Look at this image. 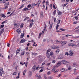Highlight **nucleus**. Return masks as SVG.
I'll return each instance as SVG.
<instances>
[{
	"label": "nucleus",
	"mask_w": 79,
	"mask_h": 79,
	"mask_svg": "<svg viewBox=\"0 0 79 79\" xmlns=\"http://www.w3.org/2000/svg\"><path fill=\"white\" fill-rule=\"evenodd\" d=\"M53 79V77H50L48 78V79Z\"/></svg>",
	"instance_id": "nucleus-47"
},
{
	"label": "nucleus",
	"mask_w": 79,
	"mask_h": 79,
	"mask_svg": "<svg viewBox=\"0 0 79 79\" xmlns=\"http://www.w3.org/2000/svg\"><path fill=\"white\" fill-rule=\"evenodd\" d=\"M51 64V63H49L47 64V66H49V65H50Z\"/></svg>",
	"instance_id": "nucleus-56"
},
{
	"label": "nucleus",
	"mask_w": 79,
	"mask_h": 79,
	"mask_svg": "<svg viewBox=\"0 0 79 79\" xmlns=\"http://www.w3.org/2000/svg\"><path fill=\"white\" fill-rule=\"evenodd\" d=\"M61 64V62H58V63L57 64L56 66L57 67H58L59 66H60Z\"/></svg>",
	"instance_id": "nucleus-15"
},
{
	"label": "nucleus",
	"mask_w": 79,
	"mask_h": 79,
	"mask_svg": "<svg viewBox=\"0 0 79 79\" xmlns=\"http://www.w3.org/2000/svg\"><path fill=\"white\" fill-rule=\"evenodd\" d=\"M59 52H60V50L57 49L55 53H59Z\"/></svg>",
	"instance_id": "nucleus-22"
},
{
	"label": "nucleus",
	"mask_w": 79,
	"mask_h": 79,
	"mask_svg": "<svg viewBox=\"0 0 79 79\" xmlns=\"http://www.w3.org/2000/svg\"><path fill=\"white\" fill-rule=\"evenodd\" d=\"M40 2H41V1L40 0L37 3L38 5H40Z\"/></svg>",
	"instance_id": "nucleus-42"
},
{
	"label": "nucleus",
	"mask_w": 79,
	"mask_h": 79,
	"mask_svg": "<svg viewBox=\"0 0 79 79\" xmlns=\"http://www.w3.org/2000/svg\"><path fill=\"white\" fill-rule=\"evenodd\" d=\"M14 25L15 27H18V26L17 24L15 23Z\"/></svg>",
	"instance_id": "nucleus-21"
},
{
	"label": "nucleus",
	"mask_w": 79,
	"mask_h": 79,
	"mask_svg": "<svg viewBox=\"0 0 79 79\" xmlns=\"http://www.w3.org/2000/svg\"><path fill=\"white\" fill-rule=\"evenodd\" d=\"M69 55L70 56H73L74 55V53H73V51L70 50L69 51Z\"/></svg>",
	"instance_id": "nucleus-6"
},
{
	"label": "nucleus",
	"mask_w": 79,
	"mask_h": 79,
	"mask_svg": "<svg viewBox=\"0 0 79 79\" xmlns=\"http://www.w3.org/2000/svg\"><path fill=\"white\" fill-rule=\"evenodd\" d=\"M46 5H48V1H47L46 2Z\"/></svg>",
	"instance_id": "nucleus-61"
},
{
	"label": "nucleus",
	"mask_w": 79,
	"mask_h": 79,
	"mask_svg": "<svg viewBox=\"0 0 79 79\" xmlns=\"http://www.w3.org/2000/svg\"><path fill=\"white\" fill-rule=\"evenodd\" d=\"M61 76V74H59V75L57 76V77H60V76Z\"/></svg>",
	"instance_id": "nucleus-53"
},
{
	"label": "nucleus",
	"mask_w": 79,
	"mask_h": 79,
	"mask_svg": "<svg viewBox=\"0 0 79 79\" xmlns=\"http://www.w3.org/2000/svg\"><path fill=\"white\" fill-rule=\"evenodd\" d=\"M32 6L33 8H34V6H35V3H33V4L32 5Z\"/></svg>",
	"instance_id": "nucleus-32"
},
{
	"label": "nucleus",
	"mask_w": 79,
	"mask_h": 79,
	"mask_svg": "<svg viewBox=\"0 0 79 79\" xmlns=\"http://www.w3.org/2000/svg\"><path fill=\"white\" fill-rule=\"evenodd\" d=\"M61 63H63V64H69V62L65 61V60H63L60 62Z\"/></svg>",
	"instance_id": "nucleus-2"
},
{
	"label": "nucleus",
	"mask_w": 79,
	"mask_h": 79,
	"mask_svg": "<svg viewBox=\"0 0 79 79\" xmlns=\"http://www.w3.org/2000/svg\"><path fill=\"white\" fill-rule=\"evenodd\" d=\"M59 30L60 31H66V29H63V28H60L59 29Z\"/></svg>",
	"instance_id": "nucleus-26"
},
{
	"label": "nucleus",
	"mask_w": 79,
	"mask_h": 79,
	"mask_svg": "<svg viewBox=\"0 0 79 79\" xmlns=\"http://www.w3.org/2000/svg\"><path fill=\"white\" fill-rule=\"evenodd\" d=\"M36 65H34L32 68V72H34V71H35V70L36 69Z\"/></svg>",
	"instance_id": "nucleus-4"
},
{
	"label": "nucleus",
	"mask_w": 79,
	"mask_h": 79,
	"mask_svg": "<svg viewBox=\"0 0 79 79\" xmlns=\"http://www.w3.org/2000/svg\"><path fill=\"white\" fill-rule=\"evenodd\" d=\"M60 22H61V20H59L57 21V24H59L60 23Z\"/></svg>",
	"instance_id": "nucleus-33"
},
{
	"label": "nucleus",
	"mask_w": 79,
	"mask_h": 79,
	"mask_svg": "<svg viewBox=\"0 0 79 79\" xmlns=\"http://www.w3.org/2000/svg\"><path fill=\"white\" fill-rule=\"evenodd\" d=\"M8 8V4H7V3H6L5 4L4 9H6V8Z\"/></svg>",
	"instance_id": "nucleus-13"
},
{
	"label": "nucleus",
	"mask_w": 79,
	"mask_h": 79,
	"mask_svg": "<svg viewBox=\"0 0 79 79\" xmlns=\"http://www.w3.org/2000/svg\"><path fill=\"white\" fill-rule=\"evenodd\" d=\"M56 10H54L53 12V15H55V14H56Z\"/></svg>",
	"instance_id": "nucleus-35"
},
{
	"label": "nucleus",
	"mask_w": 79,
	"mask_h": 79,
	"mask_svg": "<svg viewBox=\"0 0 79 79\" xmlns=\"http://www.w3.org/2000/svg\"><path fill=\"white\" fill-rule=\"evenodd\" d=\"M52 26H53V23H52L50 24V27L49 29V31H51V29H52Z\"/></svg>",
	"instance_id": "nucleus-11"
},
{
	"label": "nucleus",
	"mask_w": 79,
	"mask_h": 79,
	"mask_svg": "<svg viewBox=\"0 0 79 79\" xmlns=\"http://www.w3.org/2000/svg\"><path fill=\"white\" fill-rule=\"evenodd\" d=\"M28 62H26V64H25V66H26V67H27V63H28Z\"/></svg>",
	"instance_id": "nucleus-50"
},
{
	"label": "nucleus",
	"mask_w": 79,
	"mask_h": 79,
	"mask_svg": "<svg viewBox=\"0 0 79 79\" xmlns=\"http://www.w3.org/2000/svg\"><path fill=\"white\" fill-rule=\"evenodd\" d=\"M56 62V61L55 60H53L52 61V63H55Z\"/></svg>",
	"instance_id": "nucleus-39"
},
{
	"label": "nucleus",
	"mask_w": 79,
	"mask_h": 79,
	"mask_svg": "<svg viewBox=\"0 0 79 79\" xmlns=\"http://www.w3.org/2000/svg\"><path fill=\"white\" fill-rule=\"evenodd\" d=\"M1 16L2 17H3V18H6V16L4 14H2L1 15Z\"/></svg>",
	"instance_id": "nucleus-24"
},
{
	"label": "nucleus",
	"mask_w": 79,
	"mask_h": 79,
	"mask_svg": "<svg viewBox=\"0 0 79 79\" xmlns=\"http://www.w3.org/2000/svg\"><path fill=\"white\" fill-rule=\"evenodd\" d=\"M35 76L36 77H38L39 75H38V73H37L35 75Z\"/></svg>",
	"instance_id": "nucleus-57"
},
{
	"label": "nucleus",
	"mask_w": 79,
	"mask_h": 79,
	"mask_svg": "<svg viewBox=\"0 0 79 79\" xmlns=\"http://www.w3.org/2000/svg\"><path fill=\"white\" fill-rule=\"evenodd\" d=\"M3 72V69L2 68H0V76H2L3 73H2V72Z\"/></svg>",
	"instance_id": "nucleus-3"
},
{
	"label": "nucleus",
	"mask_w": 79,
	"mask_h": 79,
	"mask_svg": "<svg viewBox=\"0 0 79 79\" xmlns=\"http://www.w3.org/2000/svg\"><path fill=\"white\" fill-rule=\"evenodd\" d=\"M50 54L51 56H52L53 55V52H50Z\"/></svg>",
	"instance_id": "nucleus-23"
},
{
	"label": "nucleus",
	"mask_w": 79,
	"mask_h": 79,
	"mask_svg": "<svg viewBox=\"0 0 79 79\" xmlns=\"http://www.w3.org/2000/svg\"><path fill=\"white\" fill-rule=\"evenodd\" d=\"M51 57H52V58H53V59H55V56H51Z\"/></svg>",
	"instance_id": "nucleus-60"
},
{
	"label": "nucleus",
	"mask_w": 79,
	"mask_h": 79,
	"mask_svg": "<svg viewBox=\"0 0 79 79\" xmlns=\"http://www.w3.org/2000/svg\"><path fill=\"white\" fill-rule=\"evenodd\" d=\"M16 74H17V73H16V72H14V73H13V75H16Z\"/></svg>",
	"instance_id": "nucleus-59"
},
{
	"label": "nucleus",
	"mask_w": 79,
	"mask_h": 79,
	"mask_svg": "<svg viewBox=\"0 0 79 79\" xmlns=\"http://www.w3.org/2000/svg\"><path fill=\"white\" fill-rule=\"evenodd\" d=\"M4 32V29L2 28L0 31V35H2V34Z\"/></svg>",
	"instance_id": "nucleus-8"
},
{
	"label": "nucleus",
	"mask_w": 79,
	"mask_h": 79,
	"mask_svg": "<svg viewBox=\"0 0 79 79\" xmlns=\"http://www.w3.org/2000/svg\"><path fill=\"white\" fill-rule=\"evenodd\" d=\"M58 71H59V70L57 69L54 72V73H57V72H58Z\"/></svg>",
	"instance_id": "nucleus-46"
},
{
	"label": "nucleus",
	"mask_w": 79,
	"mask_h": 79,
	"mask_svg": "<svg viewBox=\"0 0 79 79\" xmlns=\"http://www.w3.org/2000/svg\"><path fill=\"white\" fill-rule=\"evenodd\" d=\"M44 24H45V26H44V29L43 30V31H42V33H40L39 34V37H38V38H40V37L41 36V35H42V34H44V31H47V28H46L47 25L45 24V23Z\"/></svg>",
	"instance_id": "nucleus-1"
},
{
	"label": "nucleus",
	"mask_w": 79,
	"mask_h": 79,
	"mask_svg": "<svg viewBox=\"0 0 79 79\" xmlns=\"http://www.w3.org/2000/svg\"><path fill=\"white\" fill-rule=\"evenodd\" d=\"M27 40L24 39H23L20 42V43H24L25 41H27Z\"/></svg>",
	"instance_id": "nucleus-7"
},
{
	"label": "nucleus",
	"mask_w": 79,
	"mask_h": 79,
	"mask_svg": "<svg viewBox=\"0 0 79 79\" xmlns=\"http://www.w3.org/2000/svg\"><path fill=\"white\" fill-rule=\"evenodd\" d=\"M77 74V72H75L73 73V74L74 75H76V74Z\"/></svg>",
	"instance_id": "nucleus-44"
},
{
	"label": "nucleus",
	"mask_w": 79,
	"mask_h": 79,
	"mask_svg": "<svg viewBox=\"0 0 79 79\" xmlns=\"http://www.w3.org/2000/svg\"><path fill=\"white\" fill-rule=\"evenodd\" d=\"M24 53H25L24 52H23L21 53V56L22 55H24Z\"/></svg>",
	"instance_id": "nucleus-31"
},
{
	"label": "nucleus",
	"mask_w": 79,
	"mask_h": 79,
	"mask_svg": "<svg viewBox=\"0 0 79 79\" xmlns=\"http://www.w3.org/2000/svg\"><path fill=\"white\" fill-rule=\"evenodd\" d=\"M53 7L54 8V9L55 10H56V7H55V5L54 4L53 5Z\"/></svg>",
	"instance_id": "nucleus-52"
},
{
	"label": "nucleus",
	"mask_w": 79,
	"mask_h": 79,
	"mask_svg": "<svg viewBox=\"0 0 79 79\" xmlns=\"http://www.w3.org/2000/svg\"><path fill=\"white\" fill-rule=\"evenodd\" d=\"M20 52V49H18L16 52V55H17V54L18 53Z\"/></svg>",
	"instance_id": "nucleus-19"
},
{
	"label": "nucleus",
	"mask_w": 79,
	"mask_h": 79,
	"mask_svg": "<svg viewBox=\"0 0 79 79\" xmlns=\"http://www.w3.org/2000/svg\"><path fill=\"white\" fill-rule=\"evenodd\" d=\"M17 32L18 34H19L21 33V29L19 28L17 30Z\"/></svg>",
	"instance_id": "nucleus-12"
},
{
	"label": "nucleus",
	"mask_w": 79,
	"mask_h": 79,
	"mask_svg": "<svg viewBox=\"0 0 79 79\" xmlns=\"http://www.w3.org/2000/svg\"><path fill=\"white\" fill-rule=\"evenodd\" d=\"M51 50V49H49L48 50L47 52H48V53L50 52Z\"/></svg>",
	"instance_id": "nucleus-45"
},
{
	"label": "nucleus",
	"mask_w": 79,
	"mask_h": 79,
	"mask_svg": "<svg viewBox=\"0 0 79 79\" xmlns=\"http://www.w3.org/2000/svg\"><path fill=\"white\" fill-rule=\"evenodd\" d=\"M58 15H59V16H60V15H61V12L59 11V12L58 13Z\"/></svg>",
	"instance_id": "nucleus-30"
},
{
	"label": "nucleus",
	"mask_w": 79,
	"mask_h": 79,
	"mask_svg": "<svg viewBox=\"0 0 79 79\" xmlns=\"http://www.w3.org/2000/svg\"><path fill=\"white\" fill-rule=\"evenodd\" d=\"M28 74L30 76H32V72L31 71H29L28 72Z\"/></svg>",
	"instance_id": "nucleus-9"
},
{
	"label": "nucleus",
	"mask_w": 79,
	"mask_h": 79,
	"mask_svg": "<svg viewBox=\"0 0 79 79\" xmlns=\"http://www.w3.org/2000/svg\"><path fill=\"white\" fill-rule=\"evenodd\" d=\"M75 79H79V76L77 77V78Z\"/></svg>",
	"instance_id": "nucleus-64"
},
{
	"label": "nucleus",
	"mask_w": 79,
	"mask_h": 79,
	"mask_svg": "<svg viewBox=\"0 0 79 79\" xmlns=\"http://www.w3.org/2000/svg\"><path fill=\"white\" fill-rule=\"evenodd\" d=\"M31 55H34L35 56H36L37 55V53L35 52H33L31 54Z\"/></svg>",
	"instance_id": "nucleus-20"
},
{
	"label": "nucleus",
	"mask_w": 79,
	"mask_h": 79,
	"mask_svg": "<svg viewBox=\"0 0 79 79\" xmlns=\"http://www.w3.org/2000/svg\"><path fill=\"white\" fill-rule=\"evenodd\" d=\"M74 18L76 20H77V19H78V17L77 16L75 17Z\"/></svg>",
	"instance_id": "nucleus-54"
},
{
	"label": "nucleus",
	"mask_w": 79,
	"mask_h": 79,
	"mask_svg": "<svg viewBox=\"0 0 79 79\" xmlns=\"http://www.w3.org/2000/svg\"><path fill=\"white\" fill-rule=\"evenodd\" d=\"M51 73V72H50V71H49L48 72L47 74L48 75L49 74H50Z\"/></svg>",
	"instance_id": "nucleus-58"
},
{
	"label": "nucleus",
	"mask_w": 79,
	"mask_h": 79,
	"mask_svg": "<svg viewBox=\"0 0 79 79\" xmlns=\"http://www.w3.org/2000/svg\"><path fill=\"white\" fill-rule=\"evenodd\" d=\"M23 37H24V33H23L21 34V37H20V38H23Z\"/></svg>",
	"instance_id": "nucleus-28"
},
{
	"label": "nucleus",
	"mask_w": 79,
	"mask_h": 79,
	"mask_svg": "<svg viewBox=\"0 0 79 79\" xmlns=\"http://www.w3.org/2000/svg\"><path fill=\"white\" fill-rule=\"evenodd\" d=\"M38 79H41V75H39L38 76Z\"/></svg>",
	"instance_id": "nucleus-48"
},
{
	"label": "nucleus",
	"mask_w": 79,
	"mask_h": 79,
	"mask_svg": "<svg viewBox=\"0 0 79 79\" xmlns=\"http://www.w3.org/2000/svg\"><path fill=\"white\" fill-rule=\"evenodd\" d=\"M32 25H33V23H31L29 26L30 27H32Z\"/></svg>",
	"instance_id": "nucleus-25"
},
{
	"label": "nucleus",
	"mask_w": 79,
	"mask_h": 79,
	"mask_svg": "<svg viewBox=\"0 0 79 79\" xmlns=\"http://www.w3.org/2000/svg\"><path fill=\"white\" fill-rule=\"evenodd\" d=\"M60 71L61 72H63V71H64V68H62L60 69Z\"/></svg>",
	"instance_id": "nucleus-34"
},
{
	"label": "nucleus",
	"mask_w": 79,
	"mask_h": 79,
	"mask_svg": "<svg viewBox=\"0 0 79 79\" xmlns=\"http://www.w3.org/2000/svg\"><path fill=\"white\" fill-rule=\"evenodd\" d=\"M47 56L48 58H50V54H49V53H47Z\"/></svg>",
	"instance_id": "nucleus-17"
},
{
	"label": "nucleus",
	"mask_w": 79,
	"mask_h": 79,
	"mask_svg": "<svg viewBox=\"0 0 79 79\" xmlns=\"http://www.w3.org/2000/svg\"><path fill=\"white\" fill-rule=\"evenodd\" d=\"M24 10H25V11H26V10H28V8L25 7L24 8Z\"/></svg>",
	"instance_id": "nucleus-49"
},
{
	"label": "nucleus",
	"mask_w": 79,
	"mask_h": 79,
	"mask_svg": "<svg viewBox=\"0 0 79 79\" xmlns=\"http://www.w3.org/2000/svg\"><path fill=\"white\" fill-rule=\"evenodd\" d=\"M39 59L42 60V56H40Z\"/></svg>",
	"instance_id": "nucleus-55"
},
{
	"label": "nucleus",
	"mask_w": 79,
	"mask_h": 79,
	"mask_svg": "<svg viewBox=\"0 0 79 79\" xmlns=\"http://www.w3.org/2000/svg\"><path fill=\"white\" fill-rule=\"evenodd\" d=\"M54 23H56V18H54Z\"/></svg>",
	"instance_id": "nucleus-36"
},
{
	"label": "nucleus",
	"mask_w": 79,
	"mask_h": 79,
	"mask_svg": "<svg viewBox=\"0 0 79 79\" xmlns=\"http://www.w3.org/2000/svg\"><path fill=\"white\" fill-rule=\"evenodd\" d=\"M51 48H52V49H57V48H59V47L55 46H53L51 47Z\"/></svg>",
	"instance_id": "nucleus-5"
},
{
	"label": "nucleus",
	"mask_w": 79,
	"mask_h": 79,
	"mask_svg": "<svg viewBox=\"0 0 79 79\" xmlns=\"http://www.w3.org/2000/svg\"><path fill=\"white\" fill-rule=\"evenodd\" d=\"M43 71H44L43 69H41L40 71V73H42V72Z\"/></svg>",
	"instance_id": "nucleus-51"
},
{
	"label": "nucleus",
	"mask_w": 79,
	"mask_h": 79,
	"mask_svg": "<svg viewBox=\"0 0 79 79\" xmlns=\"http://www.w3.org/2000/svg\"><path fill=\"white\" fill-rule=\"evenodd\" d=\"M59 27V25H57L56 26V30H58V28Z\"/></svg>",
	"instance_id": "nucleus-40"
},
{
	"label": "nucleus",
	"mask_w": 79,
	"mask_h": 79,
	"mask_svg": "<svg viewBox=\"0 0 79 79\" xmlns=\"http://www.w3.org/2000/svg\"><path fill=\"white\" fill-rule=\"evenodd\" d=\"M31 6V4H29L28 6H27V8H30Z\"/></svg>",
	"instance_id": "nucleus-41"
},
{
	"label": "nucleus",
	"mask_w": 79,
	"mask_h": 79,
	"mask_svg": "<svg viewBox=\"0 0 79 79\" xmlns=\"http://www.w3.org/2000/svg\"><path fill=\"white\" fill-rule=\"evenodd\" d=\"M73 43H69L68 44V46H70V47H73Z\"/></svg>",
	"instance_id": "nucleus-18"
},
{
	"label": "nucleus",
	"mask_w": 79,
	"mask_h": 79,
	"mask_svg": "<svg viewBox=\"0 0 79 79\" xmlns=\"http://www.w3.org/2000/svg\"><path fill=\"white\" fill-rule=\"evenodd\" d=\"M66 43H67V42H66V41H63L62 43H61V44H62V45H65V44H66Z\"/></svg>",
	"instance_id": "nucleus-16"
},
{
	"label": "nucleus",
	"mask_w": 79,
	"mask_h": 79,
	"mask_svg": "<svg viewBox=\"0 0 79 79\" xmlns=\"http://www.w3.org/2000/svg\"><path fill=\"white\" fill-rule=\"evenodd\" d=\"M77 45L74 44H73L72 47H73V48H77Z\"/></svg>",
	"instance_id": "nucleus-10"
},
{
	"label": "nucleus",
	"mask_w": 79,
	"mask_h": 79,
	"mask_svg": "<svg viewBox=\"0 0 79 79\" xmlns=\"http://www.w3.org/2000/svg\"><path fill=\"white\" fill-rule=\"evenodd\" d=\"M71 67H70V66H69V67L68 70H71Z\"/></svg>",
	"instance_id": "nucleus-62"
},
{
	"label": "nucleus",
	"mask_w": 79,
	"mask_h": 79,
	"mask_svg": "<svg viewBox=\"0 0 79 79\" xmlns=\"http://www.w3.org/2000/svg\"><path fill=\"white\" fill-rule=\"evenodd\" d=\"M10 44L8 43L7 44V47H10Z\"/></svg>",
	"instance_id": "nucleus-63"
},
{
	"label": "nucleus",
	"mask_w": 79,
	"mask_h": 79,
	"mask_svg": "<svg viewBox=\"0 0 79 79\" xmlns=\"http://www.w3.org/2000/svg\"><path fill=\"white\" fill-rule=\"evenodd\" d=\"M42 59H39V63H40L41 62H42Z\"/></svg>",
	"instance_id": "nucleus-37"
},
{
	"label": "nucleus",
	"mask_w": 79,
	"mask_h": 79,
	"mask_svg": "<svg viewBox=\"0 0 79 79\" xmlns=\"http://www.w3.org/2000/svg\"><path fill=\"white\" fill-rule=\"evenodd\" d=\"M24 6V4H23L20 7L19 9H21L22 8H23V6Z\"/></svg>",
	"instance_id": "nucleus-29"
},
{
	"label": "nucleus",
	"mask_w": 79,
	"mask_h": 79,
	"mask_svg": "<svg viewBox=\"0 0 79 79\" xmlns=\"http://www.w3.org/2000/svg\"><path fill=\"white\" fill-rule=\"evenodd\" d=\"M43 12H41V14H40V16H43Z\"/></svg>",
	"instance_id": "nucleus-38"
},
{
	"label": "nucleus",
	"mask_w": 79,
	"mask_h": 79,
	"mask_svg": "<svg viewBox=\"0 0 79 79\" xmlns=\"http://www.w3.org/2000/svg\"><path fill=\"white\" fill-rule=\"evenodd\" d=\"M69 36H72V35H65V37H69Z\"/></svg>",
	"instance_id": "nucleus-43"
},
{
	"label": "nucleus",
	"mask_w": 79,
	"mask_h": 79,
	"mask_svg": "<svg viewBox=\"0 0 79 79\" xmlns=\"http://www.w3.org/2000/svg\"><path fill=\"white\" fill-rule=\"evenodd\" d=\"M56 69V67H53V69L51 70V71L52 72H53L54 71H55Z\"/></svg>",
	"instance_id": "nucleus-14"
},
{
	"label": "nucleus",
	"mask_w": 79,
	"mask_h": 79,
	"mask_svg": "<svg viewBox=\"0 0 79 79\" xmlns=\"http://www.w3.org/2000/svg\"><path fill=\"white\" fill-rule=\"evenodd\" d=\"M29 17H26V18H25L24 20L23 21H25L26 20H27V19H29Z\"/></svg>",
	"instance_id": "nucleus-27"
}]
</instances>
